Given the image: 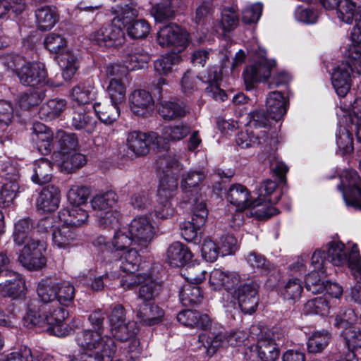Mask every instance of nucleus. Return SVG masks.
Masks as SVG:
<instances>
[{
  "instance_id": "6ab92c4d",
  "label": "nucleus",
  "mask_w": 361,
  "mask_h": 361,
  "mask_svg": "<svg viewBox=\"0 0 361 361\" xmlns=\"http://www.w3.org/2000/svg\"><path fill=\"white\" fill-rule=\"evenodd\" d=\"M135 312L140 322L148 326L159 324L164 317V310L162 309L154 304L148 303L147 302L137 303Z\"/></svg>"
},
{
  "instance_id": "6e6d98bb",
  "label": "nucleus",
  "mask_w": 361,
  "mask_h": 361,
  "mask_svg": "<svg viewBox=\"0 0 361 361\" xmlns=\"http://www.w3.org/2000/svg\"><path fill=\"white\" fill-rule=\"evenodd\" d=\"M338 18L343 22L351 23L355 18L356 10L355 4L351 0H341L337 7Z\"/></svg>"
},
{
  "instance_id": "a19ab883",
  "label": "nucleus",
  "mask_w": 361,
  "mask_h": 361,
  "mask_svg": "<svg viewBox=\"0 0 361 361\" xmlns=\"http://www.w3.org/2000/svg\"><path fill=\"white\" fill-rule=\"evenodd\" d=\"M190 127L184 123L166 126L163 129L162 140L176 142L183 140L190 133Z\"/></svg>"
},
{
  "instance_id": "cd10ccee",
  "label": "nucleus",
  "mask_w": 361,
  "mask_h": 361,
  "mask_svg": "<svg viewBox=\"0 0 361 361\" xmlns=\"http://www.w3.org/2000/svg\"><path fill=\"white\" fill-rule=\"evenodd\" d=\"M118 104L111 103L94 104V110L98 118L105 124H111L114 122L119 116L120 109Z\"/></svg>"
},
{
  "instance_id": "f03ea898",
  "label": "nucleus",
  "mask_w": 361,
  "mask_h": 361,
  "mask_svg": "<svg viewBox=\"0 0 361 361\" xmlns=\"http://www.w3.org/2000/svg\"><path fill=\"white\" fill-rule=\"evenodd\" d=\"M327 260L335 266L348 264L355 280L361 281V259L357 246L349 252L342 243H330L326 252Z\"/></svg>"
},
{
  "instance_id": "f704fd0d",
  "label": "nucleus",
  "mask_w": 361,
  "mask_h": 361,
  "mask_svg": "<svg viewBox=\"0 0 361 361\" xmlns=\"http://www.w3.org/2000/svg\"><path fill=\"white\" fill-rule=\"evenodd\" d=\"M188 109L180 104L171 101H163L159 107V114L164 120H173L183 117Z\"/></svg>"
},
{
  "instance_id": "37998d69",
  "label": "nucleus",
  "mask_w": 361,
  "mask_h": 361,
  "mask_svg": "<svg viewBox=\"0 0 361 361\" xmlns=\"http://www.w3.org/2000/svg\"><path fill=\"white\" fill-rule=\"evenodd\" d=\"M303 291L302 281L296 277L289 279L281 288V294L285 300L295 302Z\"/></svg>"
},
{
  "instance_id": "72a5a7b5",
  "label": "nucleus",
  "mask_w": 361,
  "mask_h": 361,
  "mask_svg": "<svg viewBox=\"0 0 361 361\" xmlns=\"http://www.w3.org/2000/svg\"><path fill=\"white\" fill-rule=\"evenodd\" d=\"M34 174L32 180L39 185L49 183L51 180V163L47 159L42 158L34 163Z\"/></svg>"
},
{
  "instance_id": "2eb2a0df",
  "label": "nucleus",
  "mask_w": 361,
  "mask_h": 361,
  "mask_svg": "<svg viewBox=\"0 0 361 361\" xmlns=\"http://www.w3.org/2000/svg\"><path fill=\"white\" fill-rule=\"evenodd\" d=\"M350 73L352 72L348 65L345 62H342L334 68L331 74L332 85L339 97H345L350 90Z\"/></svg>"
},
{
  "instance_id": "c756f323",
  "label": "nucleus",
  "mask_w": 361,
  "mask_h": 361,
  "mask_svg": "<svg viewBox=\"0 0 361 361\" xmlns=\"http://www.w3.org/2000/svg\"><path fill=\"white\" fill-rule=\"evenodd\" d=\"M57 61L63 69V77L66 80H69L76 73L79 66L78 58L71 51L59 53Z\"/></svg>"
},
{
  "instance_id": "473e14b6",
  "label": "nucleus",
  "mask_w": 361,
  "mask_h": 361,
  "mask_svg": "<svg viewBox=\"0 0 361 361\" xmlns=\"http://www.w3.org/2000/svg\"><path fill=\"white\" fill-rule=\"evenodd\" d=\"M228 332H220L211 337L207 338L202 334L199 336V341L202 342L204 348L207 349V354L212 355L221 347L229 346Z\"/></svg>"
},
{
  "instance_id": "49530a36",
  "label": "nucleus",
  "mask_w": 361,
  "mask_h": 361,
  "mask_svg": "<svg viewBox=\"0 0 361 361\" xmlns=\"http://www.w3.org/2000/svg\"><path fill=\"white\" fill-rule=\"evenodd\" d=\"M56 300L63 306H69L73 302L75 289L74 286L68 281L56 282Z\"/></svg>"
},
{
  "instance_id": "6e6552de",
  "label": "nucleus",
  "mask_w": 361,
  "mask_h": 361,
  "mask_svg": "<svg viewBox=\"0 0 361 361\" xmlns=\"http://www.w3.org/2000/svg\"><path fill=\"white\" fill-rule=\"evenodd\" d=\"M258 290L259 284L255 281L246 282L235 289L234 297L244 313L252 314L256 311L259 302Z\"/></svg>"
},
{
  "instance_id": "3c124183",
  "label": "nucleus",
  "mask_w": 361,
  "mask_h": 361,
  "mask_svg": "<svg viewBox=\"0 0 361 361\" xmlns=\"http://www.w3.org/2000/svg\"><path fill=\"white\" fill-rule=\"evenodd\" d=\"M304 310L307 314L326 316L330 312V302L323 297L315 298L305 303Z\"/></svg>"
},
{
  "instance_id": "79ce46f5",
  "label": "nucleus",
  "mask_w": 361,
  "mask_h": 361,
  "mask_svg": "<svg viewBox=\"0 0 361 361\" xmlns=\"http://www.w3.org/2000/svg\"><path fill=\"white\" fill-rule=\"evenodd\" d=\"M157 166L164 171L177 173L183 169V165L179 162L176 155L170 152L161 153L156 160Z\"/></svg>"
},
{
  "instance_id": "bb28decb",
  "label": "nucleus",
  "mask_w": 361,
  "mask_h": 361,
  "mask_svg": "<svg viewBox=\"0 0 361 361\" xmlns=\"http://www.w3.org/2000/svg\"><path fill=\"white\" fill-rule=\"evenodd\" d=\"M38 28L42 31L51 29L58 20L57 11L55 7L45 6L35 11Z\"/></svg>"
},
{
  "instance_id": "e433bc0d",
  "label": "nucleus",
  "mask_w": 361,
  "mask_h": 361,
  "mask_svg": "<svg viewBox=\"0 0 361 361\" xmlns=\"http://www.w3.org/2000/svg\"><path fill=\"white\" fill-rule=\"evenodd\" d=\"M66 106V102L65 99H50L40 107L39 117L46 120L56 118L64 111Z\"/></svg>"
},
{
  "instance_id": "0eeeda50",
  "label": "nucleus",
  "mask_w": 361,
  "mask_h": 361,
  "mask_svg": "<svg viewBox=\"0 0 361 361\" xmlns=\"http://www.w3.org/2000/svg\"><path fill=\"white\" fill-rule=\"evenodd\" d=\"M128 233L134 240V244L142 250L146 249L153 239L154 229L147 218L140 216L131 221Z\"/></svg>"
},
{
  "instance_id": "9d476101",
  "label": "nucleus",
  "mask_w": 361,
  "mask_h": 361,
  "mask_svg": "<svg viewBox=\"0 0 361 361\" xmlns=\"http://www.w3.org/2000/svg\"><path fill=\"white\" fill-rule=\"evenodd\" d=\"M276 66L274 61L262 58L259 61L247 66L243 72L245 82L247 86H252L256 82L268 79Z\"/></svg>"
},
{
  "instance_id": "a211bd4d",
  "label": "nucleus",
  "mask_w": 361,
  "mask_h": 361,
  "mask_svg": "<svg viewBox=\"0 0 361 361\" xmlns=\"http://www.w3.org/2000/svg\"><path fill=\"white\" fill-rule=\"evenodd\" d=\"M131 111L137 116H145L152 110L154 101L150 93L145 90H135L129 96Z\"/></svg>"
},
{
  "instance_id": "de8ad7c7",
  "label": "nucleus",
  "mask_w": 361,
  "mask_h": 361,
  "mask_svg": "<svg viewBox=\"0 0 361 361\" xmlns=\"http://www.w3.org/2000/svg\"><path fill=\"white\" fill-rule=\"evenodd\" d=\"M111 102L121 104L126 101V87L119 78L111 79L106 88Z\"/></svg>"
},
{
  "instance_id": "393cba45",
  "label": "nucleus",
  "mask_w": 361,
  "mask_h": 361,
  "mask_svg": "<svg viewBox=\"0 0 361 361\" xmlns=\"http://www.w3.org/2000/svg\"><path fill=\"white\" fill-rule=\"evenodd\" d=\"M97 90L90 81L81 82L74 86L71 91V97L78 105L86 104L95 99Z\"/></svg>"
},
{
  "instance_id": "7ed1b4c3",
  "label": "nucleus",
  "mask_w": 361,
  "mask_h": 361,
  "mask_svg": "<svg viewBox=\"0 0 361 361\" xmlns=\"http://www.w3.org/2000/svg\"><path fill=\"white\" fill-rule=\"evenodd\" d=\"M341 183L338 188L341 191L347 206L361 211V178L352 169L343 170L339 176Z\"/></svg>"
},
{
  "instance_id": "774afa93",
  "label": "nucleus",
  "mask_w": 361,
  "mask_h": 361,
  "mask_svg": "<svg viewBox=\"0 0 361 361\" xmlns=\"http://www.w3.org/2000/svg\"><path fill=\"white\" fill-rule=\"evenodd\" d=\"M348 350L353 352L354 349L361 347V331L355 327L343 330L342 332Z\"/></svg>"
},
{
  "instance_id": "052dcab7",
  "label": "nucleus",
  "mask_w": 361,
  "mask_h": 361,
  "mask_svg": "<svg viewBox=\"0 0 361 361\" xmlns=\"http://www.w3.org/2000/svg\"><path fill=\"white\" fill-rule=\"evenodd\" d=\"M325 274L322 275L319 271H312L305 279L306 288L314 294L322 293L325 289Z\"/></svg>"
},
{
  "instance_id": "39448f33",
  "label": "nucleus",
  "mask_w": 361,
  "mask_h": 361,
  "mask_svg": "<svg viewBox=\"0 0 361 361\" xmlns=\"http://www.w3.org/2000/svg\"><path fill=\"white\" fill-rule=\"evenodd\" d=\"M162 138L154 132L149 133L134 131L129 133L127 138V146L132 155L144 156L149 152L150 147H161Z\"/></svg>"
},
{
  "instance_id": "4be33fe9",
  "label": "nucleus",
  "mask_w": 361,
  "mask_h": 361,
  "mask_svg": "<svg viewBox=\"0 0 361 361\" xmlns=\"http://www.w3.org/2000/svg\"><path fill=\"white\" fill-rule=\"evenodd\" d=\"M192 257L188 247L180 243L174 242L167 249L166 262L172 267L184 266Z\"/></svg>"
},
{
  "instance_id": "338daca9",
  "label": "nucleus",
  "mask_w": 361,
  "mask_h": 361,
  "mask_svg": "<svg viewBox=\"0 0 361 361\" xmlns=\"http://www.w3.org/2000/svg\"><path fill=\"white\" fill-rule=\"evenodd\" d=\"M150 32L149 24L144 19L133 21L128 27V34L134 39L145 38Z\"/></svg>"
},
{
  "instance_id": "423d86ee",
  "label": "nucleus",
  "mask_w": 361,
  "mask_h": 361,
  "mask_svg": "<svg viewBox=\"0 0 361 361\" xmlns=\"http://www.w3.org/2000/svg\"><path fill=\"white\" fill-rule=\"evenodd\" d=\"M157 41L162 47H174L178 52L186 47L188 33L176 24H169L159 29Z\"/></svg>"
},
{
  "instance_id": "f3484780",
  "label": "nucleus",
  "mask_w": 361,
  "mask_h": 361,
  "mask_svg": "<svg viewBox=\"0 0 361 361\" xmlns=\"http://www.w3.org/2000/svg\"><path fill=\"white\" fill-rule=\"evenodd\" d=\"M60 202V190L53 185L44 187L37 199L36 207L42 212H52L57 209Z\"/></svg>"
},
{
  "instance_id": "4d7b16f0",
  "label": "nucleus",
  "mask_w": 361,
  "mask_h": 361,
  "mask_svg": "<svg viewBox=\"0 0 361 361\" xmlns=\"http://www.w3.org/2000/svg\"><path fill=\"white\" fill-rule=\"evenodd\" d=\"M171 1L172 0H161L152 8V13L156 21L163 22L174 17L175 13L171 8Z\"/></svg>"
},
{
  "instance_id": "69168bd1",
  "label": "nucleus",
  "mask_w": 361,
  "mask_h": 361,
  "mask_svg": "<svg viewBox=\"0 0 361 361\" xmlns=\"http://www.w3.org/2000/svg\"><path fill=\"white\" fill-rule=\"evenodd\" d=\"M185 279L191 284H197L203 281L206 271L200 264L188 265L183 273Z\"/></svg>"
},
{
  "instance_id": "c03bdc74",
  "label": "nucleus",
  "mask_w": 361,
  "mask_h": 361,
  "mask_svg": "<svg viewBox=\"0 0 361 361\" xmlns=\"http://www.w3.org/2000/svg\"><path fill=\"white\" fill-rule=\"evenodd\" d=\"M56 283L50 280H42L37 286V293L39 300L48 304L56 300Z\"/></svg>"
},
{
  "instance_id": "ea45409f",
  "label": "nucleus",
  "mask_w": 361,
  "mask_h": 361,
  "mask_svg": "<svg viewBox=\"0 0 361 361\" xmlns=\"http://www.w3.org/2000/svg\"><path fill=\"white\" fill-rule=\"evenodd\" d=\"M331 335L327 331H314L307 342V350L310 353H321L331 341Z\"/></svg>"
},
{
  "instance_id": "7c9ffc66",
  "label": "nucleus",
  "mask_w": 361,
  "mask_h": 361,
  "mask_svg": "<svg viewBox=\"0 0 361 361\" xmlns=\"http://www.w3.org/2000/svg\"><path fill=\"white\" fill-rule=\"evenodd\" d=\"M235 281H238V276L231 275L221 269H214L212 271L209 279L210 286L214 290L220 289L224 286L231 288L233 287Z\"/></svg>"
},
{
  "instance_id": "a878e982",
  "label": "nucleus",
  "mask_w": 361,
  "mask_h": 361,
  "mask_svg": "<svg viewBox=\"0 0 361 361\" xmlns=\"http://www.w3.org/2000/svg\"><path fill=\"white\" fill-rule=\"evenodd\" d=\"M76 235L68 225L63 224L52 233V241L59 248L67 249L76 244Z\"/></svg>"
},
{
  "instance_id": "dca6fc26",
  "label": "nucleus",
  "mask_w": 361,
  "mask_h": 361,
  "mask_svg": "<svg viewBox=\"0 0 361 361\" xmlns=\"http://www.w3.org/2000/svg\"><path fill=\"white\" fill-rule=\"evenodd\" d=\"M177 320L185 326L200 330H207L212 325V321L207 314L192 310L180 312L177 314Z\"/></svg>"
},
{
  "instance_id": "c9c22d12",
  "label": "nucleus",
  "mask_w": 361,
  "mask_h": 361,
  "mask_svg": "<svg viewBox=\"0 0 361 361\" xmlns=\"http://www.w3.org/2000/svg\"><path fill=\"white\" fill-rule=\"evenodd\" d=\"M139 251V247H133L122 255L118 262L119 267L123 272L135 274L137 270L140 262Z\"/></svg>"
},
{
  "instance_id": "412c9836",
  "label": "nucleus",
  "mask_w": 361,
  "mask_h": 361,
  "mask_svg": "<svg viewBox=\"0 0 361 361\" xmlns=\"http://www.w3.org/2000/svg\"><path fill=\"white\" fill-rule=\"evenodd\" d=\"M267 111L269 117L276 121L283 118L287 111L288 102L279 91H274L267 98Z\"/></svg>"
},
{
  "instance_id": "5701e85b",
  "label": "nucleus",
  "mask_w": 361,
  "mask_h": 361,
  "mask_svg": "<svg viewBox=\"0 0 361 361\" xmlns=\"http://www.w3.org/2000/svg\"><path fill=\"white\" fill-rule=\"evenodd\" d=\"M256 350L262 361H276L279 357L277 344L267 334H262L258 338Z\"/></svg>"
},
{
  "instance_id": "bf43d9fd",
  "label": "nucleus",
  "mask_w": 361,
  "mask_h": 361,
  "mask_svg": "<svg viewBox=\"0 0 361 361\" xmlns=\"http://www.w3.org/2000/svg\"><path fill=\"white\" fill-rule=\"evenodd\" d=\"M114 338L121 341H126L136 333V324L133 321H127L118 325L117 328H111Z\"/></svg>"
},
{
  "instance_id": "e2e57ef3",
  "label": "nucleus",
  "mask_w": 361,
  "mask_h": 361,
  "mask_svg": "<svg viewBox=\"0 0 361 361\" xmlns=\"http://www.w3.org/2000/svg\"><path fill=\"white\" fill-rule=\"evenodd\" d=\"M46 311L29 309L23 317L24 325L27 327L39 326L47 328Z\"/></svg>"
},
{
  "instance_id": "1a4fd4ad",
  "label": "nucleus",
  "mask_w": 361,
  "mask_h": 361,
  "mask_svg": "<svg viewBox=\"0 0 361 361\" xmlns=\"http://www.w3.org/2000/svg\"><path fill=\"white\" fill-rule=\"evenodd\" d=\"M90 40L100 47L118 46L124 42V32L120 27L108 25L93 32Z\"/></svg>"
},
{
  "instance_id": "f8f14e48",
  "label": "nucleus",
  "mask_w": 361,
  "mask_h": 361,
  "mask_svg": "<svg viewBox=\"0 0 361 361\" xmlns=\"http://www.w3.org/2000/svg\"><path fill=\"white\" fill-rule=\"evenodd\" d=\"M32 140L38 151L44 155L49 154L54 147L52 130L40 122H35L32 127Z\"/></svg>"
},
{
  "instance_id": "58836bf2",
  "label": "nucleus",
  "mask_w": 361,
  "mask_h": 361,
  "mask_svg": "<svg viewBox=\"0 0 361 361\" xmlns=\"http://www.w3.org/2000/svg\"><path fill=\"white\" fill-rule=\"evenodd\" d=\"M149 59L150 56L147 52L137 48L126 56L123 63L128 71H133L144 68Z\"/></svg>"
},
{
  "instance_id": "0e129e2a",
  "label": "nucleus",
  "mask_w": 361,
  "mask_h": 361,
  "mask_svg": "<svg viewBox=\"0 0 361 361\" xmlns=\"http://www.w3.org/2000/svg\"><path fill=\"white\" fill-rule=\"evenodd\" d=\"M25 290V282L24 280H18L12 285L9 283H2L0 285V292L4 297L16 299L24 295Z\"/></svg>"
},
{
  "instance_id": "603ef678",
  "label": "nucleus",
  "mask_w": 361,
  "mask_h": 361,
  "mask_svg": "<svg viewBox=\"0 0 361 361\" xmlns=\"http://www.w3.org/2000/svg\"><path fill=\"white\" fill-rule=\"evenodd\" d=\"M32 228V224L30 219L25 218L20 219L15 224V231L13 233L14 242L17 245H21L28 240L30 238H32V236H29V233Z\"/></svg>"
},
{
  "instance_id": "2f4dec72",
  "label": "nucleus",
  "mask_w": 361,
  "mask_h": 361,
  "mask_svg": "<svg viewBox=\"0 0 361 361\" xmlns=\"http://www.w3.org/2000/svg\"><path fill=\"white\" fill-rule=\"evenodd\" d=\"M116 202L117 195L113 191H107L94 195L90 200V204L93 210L101 214L111 210Z\"/></svg>"
},
{
  "instance_id": "680f3d73",
  "label": "nucleus",
  "mask_w": 361,
  "mask_h": 361,
  "mask_svg": "<svg viewBox=\"0 0 361 361\" xmlns=\"http://www.w3.org/2000/svg\"><path fill=\"white\" fill-rule=\"evenodd\" d=\"M45 97V91L42 89H35L23 94L20 100V106L25 109L39 104Z\"/></svg>"
},
{
  "instance_id": "4c0bfd02",
  "label": "nucleus",
  "mask_w": 361,
  "mask_h": 361,
  "mask_svg": "<svg viewBox=\"0 0 361 361\" xmlns=\"http://www.w3.org/2000/svg\"><path fill=\"white\" fill-rule=\"evenodd\" d=\"M179 297L181 303L184 306L199 304L203 299L200 288L191 283L185 284L182 287Z\"/></svg>"
},
{
  "instance_id": "864d4df0",
  "label": "nucleus",
  "mask_w": 361,
  "mask_h": 361,
  "mask_svg": "<svg viewBox=\"0 0 361 361\" xmlns=\"http://www.w3.org/2000/svg\"><path fill=\"white\" fill-rule=\"evenodd\" d=\"M90 195V190L87 187L73 185L68 192L67 197L71 204L80 207L87 202Z\"/></svg>"
},
{
  "instance_id": "09e8293b",
  "label": "nucleus",
  "mask_w": 361,
  "mask_h": 361,
  "mask_svg": "<svg viewBox=\"0 0 361 361\" xmlns=\"http://www.w3.org/2000/svg\"><path fill=\"white\" fill-rule=\"evenodd\" d=\"M220 79L221 75L216 71L209 70L208 85L205 88V92L216 101L223 102L227 95L217 84Z\"/></svg>"
},
{
  "instance_id": "ddd939ff",
  "label": "nucleus",
  "mask_w": 361,
  "mask_h": 361,
  "mask_svg": "<svg viewBox=\"0 0 361 361\" xmlns=\"http://www.w3.org/2000/svg\"><path fill=\"white\" fill-rule=\"evenodd\" d=\"M97 121L93 113L86 111L82 105L74 108L71 114V125L76 130H82L87 134L95 131Z\"/></svg>"
},
{
  "instance_id": "f257e3e1",
  "label": "nucleus",
  "mask_w": 361,
  "mask_h": 361,
  "mask_svg": "<svg viewBox=\"0 0 361 361\" xmlns=\"http://www.w3.org/2000/svg\"><path fill=\"white\" fill-rule=\"evenodd\" d=\"M104 319L105 314L99 310H95L89 316V321L94 330L82 331L75 337L81 355L93 361H111L116 351L114 338L104 335Z\"/></svg>"
},
{
  "instance_id": "aec40b11",
  "label": "nucleus",
  "mask_w": 361,
  "mask_h": 361,
  "mask_svg": "<svg viewBox=\"0 0 361 361\" xmlns=\"http://www.w3.org/2000/svg\"><path fill=\"white\" fill-rule=\"evenodd\" d=\"M68 315V312L61 307H57L53 311H46L47 330L56 336H65L67 330L63 325Z\"/></svg>"
},
{
  "instance_id": "4468645a",
  "label": "nucleus",
  "mask_w": 361,
  "mask_h": 361,
  "mask_svg": "<svg viewBox=\"0 0 361 361\" xmlns=\"http://www.w3.org/2000/svg\"><path fill=\"white\" fill-rule=\"evenodd\" d=\"M227 200L239 209H245L261 204L259 200L250 199L249 190L241 184H234L230 187L227 193Z\"/></svg>"
},
{
  "instance_id": "c85d7f7f",
  "label": "nucleus",
  "mask_w": 361,
  "mask_h": 361,
  "mask_svg": "<svg viewBox=\"0 0 361 361\" xmlns=\"http://www.w3.org/2000/svg\"><path fill=\"white\" fill-rule=\"evenodd\" d=\"M143 281L139 288V299L142 300V302H149L154 300L161 291V283L152 279L148 275L145 276Z\"/></svg>"
},
{
  "instance_id": "20e7f679",
  "label": "nucleus",
  "mask_w": 361,
  "mask_h": 361,
  "mask_svg": "<svg viewBox=\"0 0 361 361\" xmlns=\"http://www.w3.org/2000/svg\"><path fill=\"white\" fill-rule=\"evenodd\" d=\"M21 250L18 260L20 264L28 270H37L42 268L46 264V259L43 255L44 244L42 241L30 238Z\"/></svg>"
},
{
  "instance_id": "a18cd8bd",
  "label": "nucleus",
  "mask_w": 361,
  "mask_h": 361,
  "mask_svg": "<svg viewBox=\"0 0 361 361\" xmlns=\"http://www.w3.org/2000/svg\"><path fill=\"white\" fill-rule=\"evenodd\" d=\"M87 163L85 155L80 153H67L63 156L61 164V171L71 173L80 169Z\"/></svg>"
},
{
  "instance_id": "9b49d317",
  "label": "nucleus",
  "mask_w": 361,
  "mask_h": 361,
  "mask_svg": "<svg viewBox=\"0 0 361 361\" xmlns=\"http://www.w3.org/2000/svg\"><path fill=\"white\" fill-rule=\"evenodd\" d=\"M17 75L22 84L33 86L44 82L47 73L43 63L25 62L17 72Z\"/></svg>"
},
{
  "instance_id": "b1692460",
  "label": "nucleus",
  "mask_w": 361,
  "mask_h": 361,
  "mask_svg": "<svg viewBox=\"0 0 361 361\" xmlns=\"http://www.w3.org/2000/svg\"><path fill=\"white\" fill-rule=\"evenodd\" d=\"M58 216L61 222L72 227L85 225L88 220V214L86 210L77 206L60 210Z\"/></svg>"
},
{
  "instance_id": "13d9d810",
  "label": "nucleus",
  "mask_w": 361,
  "mask_h": 361,
  "mask_svg": "<svg viewBox=\"0 0 361 361\" xmlns=\"http://www.w3.org/2000/svg\"><path fill=\"white\" fill-rule=\"evenodd\" d=\"M178 187V180L173 176H166L163 177L158 188V198L171 199Z\"/></svg>"
},
{
  "instance_id": "8fccbe9b",
  "label": "nucleus",
  "mask_w": 361,
  "mask_h": 361,
  "mask_svg": "<svg viewBox=\"0 0 361 361\" xmlns=\"http://www.w3.org/2000/svg\"><path fill=\"white\" fill-rule=\"evenodd\" d=\"M180 60L177 54H165L161 56L154 63V70L160 75H168L172 72L173 66Z\"/></svg>"
},
{
  "instance_id": "5fc2aeb1",
  "label": "nucleus",
  "mask_w": 361,
  "mask_h": 361,
  "mask_svg": "<svg viewBox=\"0 0 361 361\" xmlns=\"http://www.w3.org/2000/svg\"><path fill=\"white\" fill-rule=\"evenodd\" d=\"M357 321V315L351 309L342 308L336 314L334 319V326L344 330L350 329Z\"/></svg>"
}]
</instances>
